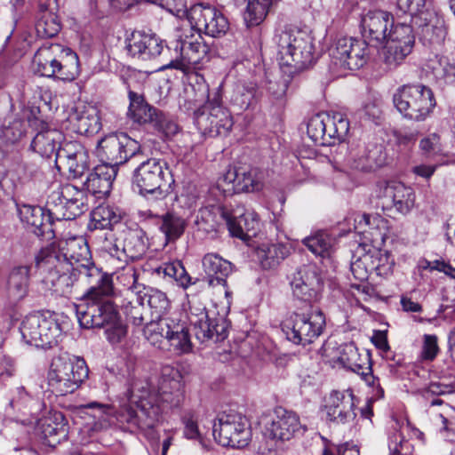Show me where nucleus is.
I'll use <instances>...</instances> for the list:
<instances>
[{
  "label": "nucleus",
  "instance_id": "obj_1",
  "mask_svg": "<svg viewBox=\"0 0 455 455\" xmlns=\"http://www.w3.org/2000/svg\"><path fill=\"white\" fill-rule=\"evenodd\" d=\"M141 291L142 300L147 301L152 315L158 318L146 324L143 331L145 338L160 349H168L176 355L189 353L192 343L186 317L180 314L164 316L171 302L162 291L142 287Z\"/></svg>",
  "mask_w": 455,
  "mask_h": 455
},
{
  "label": "nucleus",
  "instance_id": "obj_2",
  "mask_svg": "<svg viewBox=\"0 0 455 455\" xmlns=\"http://www.w3.org/2000/svg\"><path fill=\"white\" fill-rule=\"evenodd\" d=\"M174 392L159 390L156 393L146 379H135L126 393L127 403L121 405L116 419L126 424L131 431L155 427L162 414L170 409L180 407L184 399L174 401Z\"/></svg>",
  "mask_w": 455,
  "mask_h": 455
},
{
  "label": "nucleus",
  "instance_id": "obj_3",
  "mask_svg": "<svg viewBox=\"0 0 455 455\" xmlns=\"http://www.w3.org/2000/svg\"><path fill=\"white\" fill-rule=\"evenodd\" d=\"M55 263L63 264L67 270L76 271L88 283L108 275L95 267L87 242L83 236H73L61 241L58 253L43 250L36 256L37 267L55 266Z\"/></svg>",
  "mask_w": 455,
  "mask_h": 455
},
{
  "label": "nucleus",
  "instance_id": "obj_4",
  "mask_svg": "<svg viewBox=\"0 0 455 455\" xmlns=\"http://www.w3.org/2000/svg\"><path fill=\"white\" fill-rule=\"evenodd\" d=\"M92 286L83 295L76 315L83 328H103L116 321L119 315L110 296L113 293L109 275L90 283Z\"/></svg>",
  "mask_w": 455,
  "mask_h": 455
},
{
  "label": "nucleus",
  "instance_id": "obj_5",
  "mask_svg": "<svg viewBox=\"0 0 455 455\" xmlns=\"http://www.w3.org/2000/svg\"><path fill=\"white\" fill-rule=\"evenodd\" d=\"M274 41L277 45L280 65L290 68L291 74L312 65L315 45L313 37L307 31L285 27L275 32Z\"/></svg>",
  "mask_w": 455,
  "mask_h": 455
},
{
  "label": "nucleus",
  "instance_id": "obj_6",
  "mask_svg": "<svg viewBox=\"0 0 455 455\" xmlns=\"http://www.w3.org/2000/svg\"><path fill=\"white\" fill-rule=\"evenodd\" d=\"M32 67L39 76L63 81H73L79 75L77 54L60 44L41 46L34 55Z\"/></svg>",
  "mask_w": 455,
  "mask_h": 455
},
{
  "label": "nucleus",
  "instance_id": "obj_7",
  "mask_svg": "<svg viewBox=\"0 0 455 455\" xmlns=\"http://www.w3.org/2000/svg\"><path fill=\"white\" fill-rule=\"evenodd\" d=\"M174 44L176 57L165 68H174L188 74L201 69L209 60V46L204 42L201 34L193 28H183L178 32Z\"/></svg>",
  "mask_w": 455,
  "mask_h": 455
},
{
  "label": "nucleus",
  "instance_id": "obj_8",
  "mask_svg": "<svg viewBox=\"0 0 455 455\" xmlns=\"http://www.w3.org/2000/svg\"><path fill=\"white\" fill-rule=\"evenodd\" d=\"M324 327L325 316L315 305L298 308L282 323V330L287 339L301 346L311 344L317 339Z\"/></svg>",
  "mask_w": 455,
  "mask_h": 455
},
{
  "label": "nucleus",
  "instance_id": "obj_9",
  "mask_svg": "<svg viewBox=\"0 0 455 455\" xmlns=\"http://www.w3.org/2000/svg\"><path fill=\"white\" fill-rule=\"evenodd\" d=\"M46 207L52 219L70 220L88 210V199L84 190L72 184L53 183Z\"/></svg>",
  "mask_w": 455,
  "mask_h": 455
},
{
  "label": "nucleus",
  "instance_id": "obj_10",
  "mask_svg": "<svg viewBox=\"0 0 455 455\" xmlns=\"http://www.w3.org/2000/svg\"><path fill=\"white\" fill-rule=\"evenodd\" d=\"M195 124L204 136H227L233 125L230 111L222 105V85L220 84L212 93V100L203 105L194 115Z\"/></svg>",
  "mask_w": 455,
  "mask_h": 455
},
{
  "label": "nucleus",
  "instance_id": "obj_11",
  "mask_svg": "<svg viewBox=\"0 0 455 455\" xmlns=\"http://www.w3.org/2000/svg\"><path fill=\"white\" fill-rule=\"evenodd\" d=\"M89 370L84 359L59 356L52 360L48 384L56 395L75 392L88 378Z\"/></svg>",
  "mask_w": 455,
  "mask_h": 455
},
{
  "label": "nucleus",
  "instance_id": "obj_12",
  "mask_svg": "<svg viewBox=\"0 0 455 455\" xmlns=\"http://www.w3.org/2000/svg\"><path fill=\"white\" fill-rule=\"evenodd\" d=\"M393 101L397 110L407 119L425 120L435 106L432 90L423 84H407L397 89Z\"/></svg>",
  "mask_w": 455,
  "mask_h": 455
},
{
  "label": "nucleus",
  "instance_id": "obj_13",
  "mask_svg": "<svg viewBox=\"0 0 455 455\" xmlns=\"http://www.w3.org/2000/svg\"><path fill=\"white\" fill-rule=\"evenodd\" d=\"M20 333L27 344L45 348L59 342L62 328L54 315L36 313L25 317Z\"/></svg>",
  "mask_w": 455,
  "mask_h": 455
},
{
  "label": "nucleus",
  "instance_id": "obj_14",
  "mask_svg": "<svg viewBox=\"0 0 455 455\" xmlns=\"http://www.w3.org/2000/svg\"><path fill=\"white\" fill-rule=\"evenodd\" d=\"M212 435L222 446L246 447L251 439L247 418L235 411L221 412L212 426Z\"/></svg>",
  "mask_w": 455,
  "mask_h": 455
},
{
  "label": "nucleus",
  "instance_id": "obj_15",
  "mask_svg": "<svg viewBox=\"0 0 455 455\" xmlns=\"http://www.w3.org/2000/svg\"><path fill=\"white\" fill-rule=\"evenodd\" d=\"M331 67L334 72L357 70L363 67L369 58L368 44L354 37L339 38L330 49Z\"/></svg>",
  "mask_w": 455,
  "mask_h": 455
},
{
  "label": "nucleus",
  "instance_id": "obj_16",
  "mask_svg": "<svg viewBox=\"0 0 455 455\" xmlns=\"http://www.w3.org/2000/svg\"><path fill=\"white\" fill-rule=\"evenodd\" d=\"M348 131L347 118L339 112L332 115L318 113L309 119L307 126L308 137L321 146H331L341 141Z\"/></svg>",
  "mask_w": 455,
  "mask_h": 455
},
{
  "label": "nucleus",
  "instance_id": "obj_17",
  "mask_svg": "<svg viewBox=\"0 0 455 455\" xmlns=\"http://www.w3.org/2000/svg\"><path fill=\"white\" fill-rule=\"evenodd\" d=\"M141 152L140 143L126 133H110L102 138L97 145L96 156L102 163L114 166L126 163L131 157Z\"/></svg>",
  "mask_w": 455,
  "mask_h": 455
},
{
  "label": "nucleus",
  "instance_id": "obj_18",
  "mask_svg": "<svg viewBox=\"0 0 455 455\" xmlns=\"http://www.w3.org/2000/svg\"><path fill=\"white\" fill-rule=\"evenodd\" d=\"M383 52L382 60L387 70H394L411 54L415 43L412 27L396 23L389 30Z\"/></svg>",
  "mask_w": 455,
  "mask_h": 455
},
{
  "label": "nucleus",
  "instance_id": "obj_19",
  "mask_svg": "<svg viewBox=\"0 0 455 455\" xmlns=\"http://www.w3.org/2000/svg\"><path fill=\"white\" fill-rule=\"evenodd\" d=\"M170 172L164 162L151 158L142 162L133 172L132 183L141 195L164 196V188L170 180Z\"/></svg>",
  "mask_w": 455,
  "mask_h": 455
},
{
  "label": "nucleus",
  "instance_id": "obj_20",
  "mask_svg": "<svg viewBox=\"0 0 455 455\" xmlns=\"http://www.w3.org/2000/svg\"><path fill=\"white\" fill-rule=\"evenodd\" d=\"M188 19L195 32L219 37L228 30V21L226 17L216 8L196 4L188 12Z\"/></svg>",
  "mask_w": 455,
  "mask_h": 455
},
{
  "label": "nucleus",
  "instance_id": "obj_21",
  "mask_svg": "<svg viewBox=\"0 0 455 455\" xmlns=\"http://www.w3.org/2000/svg\"><path fill=\"white\" fill-rule=\"evenodd\" d=\"M379 199L384 211H391L402 215L409 214L415 206L414 189L397 180L386 182L379 192Z\"/></svg>",
  "mask_w": 455,
  "mask_h": 455
},
{
  "label": "nucleus",
  "instance_id": "obj_22",
  "mask_svg": "<svg viewBox=\"0 0 455 455\" xmlns=\"http://www.w3.org/2000/svg\"><path fill=\"white\" fill-rule=\"evenodd\" d=\"M339 359L344 367L361 375L366 384L372 387L371 399L378 400L384 396V389L380 386L379 379L371 372L369 357L367 355L362 357L353 343L343 346Z\"/></svg>",
  "mask_w": 455,
  "mask_h": 455
},
{
  "label": "nucleus",
  "instance_id": "obj_23",
  "mask_svg": "<svg viewBox=\"0 0 455 455\" xmlns=\"http://www.w3.org/2000/svg\"><path fill=\"white\" fill-rule=\"evenodd\" d=\"M188 319L194 326L196 339L201 342L210 339L219 342L225 339L228 336V323L226 319L222 316L211 317L204 307L194 309L191 306Z\"/></svg>",
  "mask_w": 455,
  "mask_h": 455
},
{
  "label": "nucleus",
  "instance_id": "obj_24",
  "mask_svg": "<svg viewBox=\"0 0 455 455\" xmlns=\"http://www.w3.org/2000/svg\"><path fill=\"white\" fill-rule=\"evenodd\" d=\"M355 395L351 389L333 390L325 398L323 412L330 422L334 424H346L355 418Z\"/></svg>",
  "mask_w": 455,
  "mask_h": 455
},
{
  "label": "nucleus",
  "instance_id": "obj_25",
  "mask_svg": "<svg viewBox=\"0 0 455 455\" xmlns=\"http://www.w3.org/2000/svg\"><path fill=\"white\" fill-rule=\"evenodd\" d=\"M293 295L308 305H313L321 296L323 280L316 266L300 267L291 282Z\"/></svg>",
  "mask_w": 455,
  "mask_h": 455
},
{
  "label": "nucleus",
  "instance_id": "obj_26",
  "mask_svg": "<svg viewBox=\"0 0 455 455\" xmlns=\"http://www.w3.org/2000/svg\"><path fill=\"white\" fill-rule=\"evenodd\" d=\"M264 429L267 436L280 441H289L301 429L306 430L295 412L282 407L274 411L269 419L265 423Z\"/></svg>",
  "mask_w": 455,
  "mask_h": 455
},
{
  "label": "nucleus",
  "instance_id": "obj_27",
  "mask_svg": "<svg viewBox=\"0 0 455 455\" xmlns=\"http://www.w3.org/2000/svg\"><path fill=\"white\" fill-rule=\"evenodd\" d=\"M69 129L81 135L97 133L101 127L98 108L91 104L79 103L68 116Z\"/></svg>",
  "mask_w": 455,
  "mask_h": 455
},
{
  "label": "nucleus",
  "instance_id": "obj_28",
  "mask_svg": "<svg viewBox=\"0 0 455 455\" xmlns=\"http://www.w3.org/2000/svg\"><path fill=\"white\" fill-rule=\"evenodd\" d=\"M126 50L133 58L148 60L162 53L164 44L156 35L137 30L126 39Z\"/></svg>",
  "mask_w": 455,
  "mask_h": 455
},
{
  "label": "nucleus",
  "instance_id": "obj_29",
  "mask_svg": "<svg viewBox=\"0 0 455 455\" xmlns=\"http://www.w3.org/2000/svg\"><path fill=\"white\" fill-rule=\"evenodd\" d=\"M394 25L393 15L381 10L370 11L361 20L363 36L376 44L384 43Z\"/></svg>",
  "mask_w": 455,
  "mask_h": 455
},
{
  "label": "nucleus",
  "instance_id": "obj_30",
  "mask_svg": "<svg viewBox=\"0 0 455 455\" xmlns=\"http://www.w3.org/2000/svg\"><path fill=\"white\" fill-rule=\"evenodd\" d=\"M396 5L400 12L410 14L417 26L427 30L440 23L430 0H396Z\"/></svg>",
  "mask_w": 455,
  "mask_h": 455
},
{
  "label": "nucleus",
  "instance_id": "obj_31",
  "mask_svg": "<svg viewBox=\"0 0 455 455\" xmlns=\"http://www.w3.org/2000/svg\"><path fill=\"white\" fill-rule=\"evenodd\" d=\"M227 227L232 236L247 240L257 235L260 228V220L253 211L236 210L234 213L229 212Z\"/></svg>",
  "mask_w": 455,
  "mask_h": 455
},
{
  "label": "nucleus",
  "instance_id": "obj_32",
  "mask_svg": "<svg viewBox=\"0 0 455 455\" xmlns=\"http://www.w3.org/2000/svg\"><path fill=\"white\" fill-rule=\"evenodd\" d=\"M382 146L376 144H358L352 147L348 155V161L355 169L371 171L384 164Z\"/></svg>",
  "mask_w": 455,
  "mask_h": 455
},
{
  "label": "nucleus",
  "instance_id": "obj_33",
  "mask_svg": "<svg viewBox=\"0 0 455 455\" xmlns=\"http://www.w3.org/2000/svg\"><path fill=\"white\" fill-rule=\"evenodd\" d=\"M116 176V169L108 164H100L90 172L84 182L85 189L97 198L108 196Z\"/></svg>",
  "mask_w": 455,
  "mask_h": 455
},
{
  "label": "nucleus",
  "instance_id": "obj_34",
  "mask_svg": "<svg viewBox=\"0 0 455 455\" xmlns=\"http://www.w3.org/2000/svg\"><path fill=\"white\" fill-rule=\"evenodd\" d=\"M38 268L47 271L43 282L49 289L61 296H68L71 293L76 271L67 270V267L58 263H55V266Z\"/></svg>",
  "mask_w": 455,
  "mask_h": 455
},
{
  "label": "nucleus",
  "instance_id": "obj_35",
  "mask_svg": "<svg viewBox=\"0 0 455 455\" xmlns=\"http://www.w3.org/2000/svg\"><path fill=\"white\" fill-rule=\"evenodd\" d=\"M64 140L63 133L57 129H51L42 124V129L34 137L31 148L44 157H57L58 148Z\"/></svg>",
  "mask_w": 455,
  "mask_h": 455
},
{
  "label": "nucleus",
  "instance_id": "obj_36",
  "mask_svg": "<svg viewBox=\"0 0 455 455\" xmlns=\"http://www.w3.org/2000/svg\"><path fill=\"white\" fill-rule=\"evenodd\" d=\"M30 267L20 265L13 267L8 275L6 292L12 304L22 300L28 292Z\"/></svg>",
  "mask_w": 455,
  "mask_h": 455
},
{
  "label": "nucleus",
  "instance_id": "obj_37",
  "mask_svg": "<svg viewBox=\"0 0 455 455\" xmlns=\"http://www.w3.org/2000/svg\"><path fill=\"white\" fill-rule=\"evenodd\" d=\"M203 267L205 274L209 276V283L213 285L216 282L217 284L226 286V278L233 271L231 262L224 259L215 253L206 254L202 260Z\"/></svg>",
  "mask_w": 455,
  "mask_h": 455
},
{
  "label": "nucleus",
  "instance_id": "obj_38",
  "mask_svg": "<svg viewBox=\"0 0 455 455\" xmlns=\"http://www.w3.org/2000/svg\"><path fill=\"white\" fill-rule=\"evenodd\" d=\"M80 409L92 419V423H87V425L93 432L108 428L115 417V411L109 404L91 402L81 405Z\"/></svg>",
  "mask_w": 455,
  "mask_h": 455
},
{
  "label": "nucleus",
  "instance_id": "obj_39",
  "mask_svg": "<svg viewBox=\"0 0 455 455\" xmlns=\"http://www.w3.org/2000/svg\"><path fill=\"white\" fill-rule=\"evenodd\" d=\"M212 100L210 88L202 76L196 75L195 82L190 83L185 90L183 107L195 113L203 105Z\"/></svg>",
  "mask_w": 455,
  "mask_h": 455
},
{
  "label": "nucleus",
  "instance_id": "obj_40",
  "mask_svg": "<svg viewBox=\"0 0 455 455\" xmlns=\"http://www.w3.org/2000/svg\"><path fill=\"white\" fill-rule=\"evenodd\" d=\"M256 256L264 269L275 267L290 253V248L283 243H262L256 249Z\"/></svg>",
  "mask_w": 455,
  "mask_h": 455
},
{
  "label": "nucleus",
  "instance_id": "obj_41",
  "mask_svg": "<svg viewBox=\"0 0 455 455\" xmlns=\"http://www.w3.org/2000/svg\"><path fill=\"white\" fill-rule=\"evenodd\" d=\"M128 96L130 104L127 115L129 118L140 124H152L158 113L157 110L148 105L142 95L130 90Z\"/></svg>",
  "mask_w": 455,
  "mask_h": 455
},
{
  "label": "nucleus",
  "instance_id": "obj_42",
  "mask_svg": "<svg viewBox=\"0 0 455 455\" xmlns=\"http://www.w3.org/2000/svg\"><path fill=\"white\" fill-rule=\"evenodd\" d=\"M302 243L315 256L330 258L335 251L336 238L325 231H317L305 237Z\"/></svg>",
  "mask_w": 455,
  "mask_h": 455
},
{
  "label": "nucleus",
  "instance_id": "obj_43",
  "mask_svg": "<svg viewBox=\"0 0 455 455\" xmlns=\"http://www.w3.org/2000/svg\"><path fill=\"white\" fill-rule=\"evenodd\" d=\"M159 390L166 392H174V401L184 399V389L182 383V375L180 370L172 365H164L161 369V375L158 381Z\"/></svg>",
  "mask_w": 455,
  "mask_h": 455
},
{
  "label": "nucleus",
  "instance_id": "obj_44",
  "mask_svg": "<svg viewBox=\"0 0 455 455\" xmlns=\"http://www.w3.org/2000/svg\"><path fill=\"white\" fill-rule=\"evenodd\" d=\"M372 259L373 256L365 254L351 263L350 269L356 280L360 282L366 281L372 271H376L379 275H387L391 272L390 265L375 263Z\"/></svg>",
  "mask_w": 455,
  "mask_h": 455
},
{
  "label": "nucleus",
  "instance_id": "obj_45",
  "mask_svg": "<svg viewBox=\"0 0 455 455\" xmlns=\"http://www.w3.org/2000/svg\"><path fill=\"white\" fill-rule=\"evenodd\" d=\"M20 215L22 221L31 228V231L38 236L44 235L48 227L49 214L44 215V209L39 206L23 205L20 209Z\"/></svg>",
  "mask_w": 455,
  "mask_h": 455
},
{
  "label": "nucleus",
  "instance_id": "obj_46",
  "mask_svg": "<svg viewBox=\"0 0 455 455\" xmlns=\"http://www.w3.org/2000/svg\"><path fill=\"white\" fill-rule=\"evenodd\" d=\"M235 5H242L247 0H230ZM279 0H249L244 20L250 26L259 25L264 20L270 8Z\"/></svg>",
  "mask_w": 455,
  "mask_h": 455
},
{
  "label": "nucleus",
  "instance_id": "obj_47",
  "mask_svg": "<svg viewBox=\"0 0 455 455\" xmlns=\"http://www.w3.org/2000/svg\"><path fill=\"white\" fill-rule=\"evenodd\" d=\"M120 219L121 215L117 209L110 205L100 204L92 212L88 227L91 230L108 229L118 223Z\"/></svg>",
  "mask_w": 455,
  "mask_h": 455
},
{
  "label": "nucleus",
  "instance_id": "obj_48",
  "mask_svg": "<svg viewBox=\"0 0 455 455\" xmlns=\"http://www.w3.org/2000/svg\"><path fill=\"white\" fill-rule=\"evenodd\" d=\"M42 432L45 438H53V442L66 438L68 423L64 415L58 411L46 418L42 423Z\"/></svg>",
  "mask_w": 455,
  "mask_h": 455
},
{
  "label": "nucleus",
  "instance_id": "obj_49",
  "mask_svg": "<svg viewBox=\"0 0 455 455\" xmlns=\"http://www.w3.org/2000/svg\"><path fill=\"white\" fill-rule=\"evenodd\" d=\"M355 221L358 225L363 228L364 226L367 228H363L361 232L365 233L368 231H371L373 241L380 240L381 242H385L387 237V220L382 218L379 214H366L358 217Z\"/></svg>",
  "mask_w": 455,
  "mask_h": 455
},
{
  "label": "nucleus",
  "instance_id": "obj_50",
  "mask_svg": "<svg viewBox=\"0 0 455 455\" xmlns=\"http://www.w3.org/2000/svg\"><path fill=\"white\" fill-rule=\"evenodd\" d=\"M147 240L142 230L131 231L124 240L123 251L132 259H140L148 249Z\"/></svg>",
  "mask_w": 455,
  "mask_h": 455
},
{
  "label": "nucleus",
  "instance_id": "obj_51",
  "mask_svg": "<svg viewBox=\"0 0 455 455\" xmlns=\"http://www.w3.org/2000/svg\"><path fill=\"white\" fill-rule=\"evenodd\" d=\"M160 230L168 241L178 239L184 232L186 222L183 218L174 212H167L160 217Z\"/></svg>",
  "mask_w": 455,
  "mask_h": 455
},
{
  "label": "nucleus",
  "instance_id": "obj_52",
  "mask_svg": "<svg viewBox=\"0 0 455 455\" xmlns=\"http://www.w3.org/2000/svg\"><path fill=\"white\" fill-rule=\"evenodd\" d=\"M242 171H244V168L229 167L219 179L218 188L223 191L225 196L243 192L239 189V184H244V182L242 183V181H244L243 175L241 174Z\"/></svg>",
  "mask_w": 455,
  "mask_h": 455
},
{
  "label": "nucleus",
  "instance_id": "obj_53",
  "mask_svg": "<svg viewBox=\"0 0 455 455\" xmlns=\"http://www.w3.org/2000/svg\"><path fill=\"white\" fill-rule=\"evenodd\" d=\"M157 275L163 274L164 277L175 280L180 286L187 288L191 283V278L180 261L164 263L156 267Z\"/></svg>",
  "mask_w": 455,
  "mask_h": 455
},
{
  "label": "nucleus",
  "instance_id": "obj_54",
  "mask_svg": "<svg viewBox=\"0 0 455 455\" xmlns=\"http://www.w3.org/2000/svg\"><path fill=\"white\" fill-rule=\"evenodd\" d=\"M26 124L18 117H8L4 121L0 136L6 143L14 144L25 134Z\"/></svg>",
  "mask_w": 455,
  "mask_h": 455
},
{
  "label": "nucleus",
  "instance_id": "obj_55",
  "mask_svg": "<svg viewBox=\"0 0 455 455\" xmlns=\"http://www.w3.org/2000/svg\"><path fill=\"white\" fill-rule=\"evenodd\" d=\"M433 73L435 78L444 84L455 85V56H440L437 66H434Z\"/></svg>",
  "mask_w": 455,
  "mask_h": 455
},
{
  "label": "nucleus",
  "instance_id": "obj_56",
  "mask_svg": "<svg viewBox=\"0 0 455 455\" xmlns=\"http://www.w3.org/2000/svg\"><path fill=\"white\" fill-rule=\"evenodd\" d=\"M256 91V85L253 84L237 85L234 91L231 101L240 109H247L255 99Z\"/></svg>",
  "mask_w": 455,
  "mask_h": 455
},
{
  "label": "nucleus",
  "instance_id": "obj_57",
  "mask_svg": "<svg viewBox=\"0 0 455 455\" xmlns=\"http://www.w3.org/2000/svg\"><path fill=\"white\" fill-rule=\"evenodd\" d=\"M229 217V212L224 211L223 208L217 205H210L200 209L198 219L206 224L209 229H215L220 220H225Z\"/></svg>",
  "mask_w": 455,
  "mask_h": 455
},
{
  "label": "nucleus",
  "instance_id": "obj_58",
  "mask_svg": "<svg viewBox=\"0 0 455 455\" xmlns=\"http://www.w3.org/2000/svg\"><path fill=\"white\" fill-rule=\"evenodd\" d=\"M60 30V25L56 17L50 12H44L36 23V31L41 38L55 36Z\"/></svg>",
  "mask_w": 455,
  "mask_h": 455
},
{
  "label": "nucleus",
  "instance_id": "obj_59",
  "mask_svg": "<svg viewBox=\"0 0 455 455\" xmlns=\"http://www.w3.org/2000/svg\"><path fill=\"white\" fill-rule=\"evenodd\" d=\"M86 152L87 150L80 142L76 140L66 141L64 140L60 147L58 148L56 163L64 164L68 160H72L76 156Z\"/></svg>",
  "mask_w": 455,
  "mask_h": 455
},
{
  "label": "nucleus",
  "instance_id": "obj_60",
  "mask_svg": "<svg viewBox=\"0 0 455 455\" xmlns=\"http://www.w3.org/2000/svg\"><path fill=\"white\" fill-rule=\"evenodd\" d=\"M141 291H137L135 299L129 301L124 305V313L126 317L137 326H140L144 322V301L140 297Z\"/></svg>",
  "mask_w": 455,
  "mask_h": 455
},
{
  "label": "nucleus",
  "instance_id": "obj_61",
  "mask_svg": "<svg viewBox=\"0 0 455 455\" xmlns=\"http://www.w3.org/2000/svg\"><path fill=\"white\" fill-rule=\"evenodd\" d=\"M241 174L243 175L244 184L240 186V191L244 192H255L262 189L263 188V174L257 169H246L241 172Z\"/></svg>",
  "mask_w": 455,
  "mask_h": 455
},
{
  "label": "nucleus",
  "instance_id": "obj_62",
  "mask_svg": "<svg viewBox=\"0 0 455 455\" xmlns=\"http://www.w3.org/2000/svg\"><path fill=\"white\" fill-rule=\"evenodd\" d=\"M117 281L126 287L132 293L137 295V291H142L137 283L138 274L133 266H126L116 274Z\"/></svg>",
  "mask_w": 455,
  "mask_h": 455
},
{
  "label": "nucleus",
  "instance_id": "obj_63",
  "mask_svg": "<svg viewBox=\"0 0 455 455\" xmlns=\"http://www.w3.org/2000/svg\"><path fill=\"white\" fill-rule=\"evenodd\" d=\"M184 435L188 439L197 440L205 448L204 440L198 429L197 420L194 413L188 412L182 417Z\"/></svg>",
  "mask_w": 455,
  "mask_h": 455
},
{
  "label": "nucleus",
  "instance_id": "obj_64",
  "mask_svg": "<svg viewBox=\"0 0 455 455\" xmlns=\"http://www.w3.org/2000/svg\"><path fill=\"white\" fill-rule=\"evenodd\" d=\"M63 165L67 167L72 178L76 179L82 177L89 168L88 152L83 155L80 154L76 156V157L72 158V160H68Z\"/></svg>",
  "mask_w": 455,
  "mask_h": 455
}]
</instances>
